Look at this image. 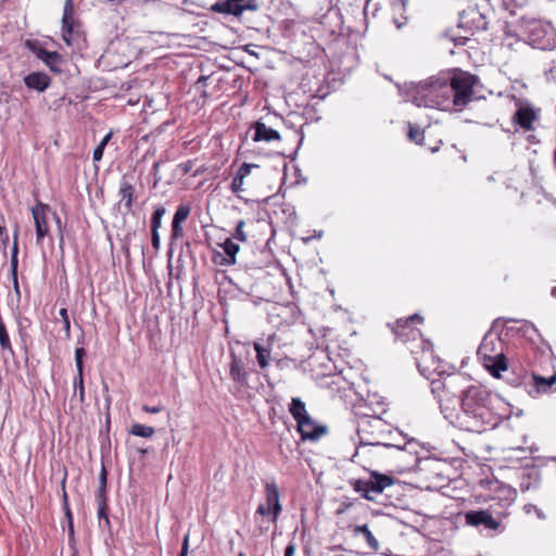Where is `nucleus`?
Returning <instances> with one entry per match:
<instances>
[{
	"label": "nucleus",
	"instance_id": "nucleus-1",
	"mask_svg": "<svg viewBox=\"0 0 556 556\" xmlns=\"http://www.w3.org/2000/svg\"><path fill=\"white\" fill-rule=\"evenodd\" d=\"M463 378L447 376L431 381V392L444 418L464 431L481 433L496 427L502 415L497 412L501 399L482 386H470L456 399V389Z\"/></svg>",
	"mask_w": 556,
	"mask_h": 556
},
{
	"label": "nucleus",
	"instance_id": "nucleus-2",
	"mask_svg": "<svg viewBox=\"0 0 556 556\" xmlns=\"http://www.w3.org/2000/svg\"><path fill=\"white\" fill-rule=\"evenodd\" d=\"M477 81L475 75L458 70L448 79L431 77L418 84L410 83L406 96L417 106L460 111L473 100Z\"/></svg>",
	"mask_w": 556,
	"mask_h": 556
},
{
	"label": "nucleus",
	"instance_id": "nucleus-3",
	"mask_svg": "<svg viewBox=\"0 0 556 556\" xmlns=\"http://www.w3.org/2000/svg\"><path fill=\"white\" fill-rule=\"evenodd\" d=\"M478 354L483 359L484 367L493 377L498 378L500 372L507 369V358L504 354V341L491 332L482 339Z\"/></svg>",
	"mask_w": 556,
	"mask_h": 556
},
{
	"label": "nucleus",
	"instance_id": "nucleus-4",
	"mask_svg": "<svg viewBox=\"0 0 556 556\" xmlns=\"http://www.w3.org/2000/svg\"><path fill=\"white\" fill-rule=\"evenodd\" d=\"M521 29L529 43L534 48L547 50L556 45V34L548 22L522 18Z\"/></svg>",
	"mask_w": 556,
	"mask_h": 556
},
{
	"label": "nucleus",
	"instance_id": "nucleus-5",
	"mask_svg": "<svg viewBox=\"0 0 556 556\" xmlns=\"http://www.w3.org/2000/svg\"><path fill=\"white\" fill-rule=\"evenodd\" d=\"M392 477L377 471H370L368 479H356L351 481L353 489L364 498L371 502L376 501L377 496L380 495L386 488L392 485Z\"/></svg>",
	"mask_w": 556,
	"mask_h": 556
},
{
	"label": "nucleus",
	"instance_id": "nucleus-6",
	"mask_svg": "<svg viewBox=\"0 0 556 556\" xmlns=\"http://www.w3.org/2000/svg\"><path fill=\"white\" fill-rule=\"evenodd\" d=\"M24 46L39 60H41L51 72H62V70L60 68L62 56L56 51L50 52L46 50L40 43V41L34 39L25 40Z\"/></svg>",
	"mask_w": 556,
	"mask_h": 556
},
{
	"label": "nucleus",
	"instance_id": "nucleus-7",
	"mask_svg": "<svg viewBox=\"0 0 556 556\" xmlns=\"http://www.w3.org/2000/svg\"><path fill=\"white\" fill-rule=\"evenodd\" d=\"M384 426L381 418L372 417L363 419L358 424V435L364 445H381L379 437L375 434V430H380Z\"/></svg>",
	"mask_w": 556,
	"mask_h": 556
},
{
	"label": "nucleus",
	"instance_id": "nucleus-8",
	"mask_svg": "<svg viewBox=\"0 0 556 556\" xmlns=\"http://www.w3.org/2000/svg\"><path fill=\"white\" fill-rule=\"evenodd\" d=\"M268 115L254 122L247 135L251 136L254 142H270L278 140V130L271 127L267 121Z\"/></svg>",
	"mask_w": 556,
	"mask_h": 556
},
{
	"label": "nucleus",
	"instance_id": "nucleus-9",
	"mask_svg": "<svg viewBox=\"0 0 556 556\" xmlns=\"http://www.w3.org/2000/svg\"><path fill=\"white\" fill-rule=\"evenodd\" d=\"M465 521L471 527H482L492 531L501 526V518L494 517L490 510H469L465 514Z\"/></svg>",
	"mask_w": 556,
	"mask_h": 556
},
{
	"label": "nucleus",
	"instance_id": "nucleus-10",
	"mask_svg": "<svg viewBox=\"0 0 556 556\" xmlns=\"http://www.w3.org/2000/svg\"><path fill=\"white\" fill-rule=\"evenodd\" d=\"M256 0H219L211 7V11L222 14L240 15L245 10H255Z\"/></svg>",
	"mask_w": 556,
	"mask_h": 556
},
{
	"label": "nucleus",
	"instance_id": "nucleus-11",
	"mask_svg": "<svg viewBox=\"0 0 556 556\" xmlns=\"http://www.w3.org/2000/svg\"><path fill=\"white\" fill-rule=\"evenodd\" d=\"M296 430L303 441H317L327 433V427L318 425L311 416L296 422Z\"/></svg>",
	"mask_w": 556,
	"mask_h": 556
},
{
	"label": "nucleus",
	"instance_id": "nucleus-12",
	"mask_svg": "<svg viewBox=\"0 0 556 556\" xmlns=\"http://www.w3.org/2000/svg\"><path fill=\"white\" fill-rule=\"evenodd\" d=\"M50 206L42 203H37L31 208L33 218L36 227V241L40 243L41 240L49 233V226L47 222V214L50 213Z\"/></svg>",
	"mask_w": 556,
	"mask_h": 556
},
{
	"label": "nucleus",
	"instance_id": "nucleus-13",
	"mask_svg": "<svg viewBox=\"0 0 556 556\" xmlns=\"http://www.w3.org/2000/svg\"><path fill=\"white\" fill-rule=\"evenodd\" d=\"M267 498L265 504H261L256 514L268 517L270 521H276L278 516V488L275 483L267 484Z\"/></svg>",
	"mask_w": 556,
	"mask_h": 556
},
{
	"label": "nucleus",
	"instance_id": "nucleus-14",
	"mask_svg": "<svg viewBox=\"0 0 556 556\" xmlns=\"http://www.w3.org/2000/svg\"><path fill=\"white\" fill-rule=\"evenodd\" d=\"M75 26L76 22L74 20V2L73 0H65L62 16V38L67 46L72 45Z\"/></svg>",
	"mask_w": 556,
	"mask_h": 556
},
{
	"label": "nucleus",
	"instance_id": "nucleus-15",
	"mask_svg": "<svg viewBox=\"0 0 556 556\" xmlns=\"http://www.w3.org/2000/svg\"><path fill=\"white\" fill-rule=\"evenodd\" d=\"M538 118L535 110L529 104H520L513 116V122L528 131L533 129V122Z\"/></svg>",
	"mask_w": 556,
	"mask_h": 556
},
{
	"label": "nucleus",
	"instance_id": "nucleus-16",
	"mask_svg": "<svg viewBox=\"0 0 556 556\" xmlns=\"http://www.w3.org/2000/svg\"><path fill=\"white\" fill-rule=\"evenodd\" d=\"M490 490L494 492V495L491 496L492 500H498L502 503L503 507H507L511 505L516 497V491L500 481H489Z\"/></svg>",
	"mask_w": 556,
	"mask_h": 556
},
{
	"label": "nucleus",
	"instance_id": "nucleus-17",
	"mask_svg": "<svg viewBox=\"0 0 556 556\" xmlns=\"http://www.w3.org/2000/svg\"><path fill=\"white\" fill-rule=\"evenodd\" d=\"M414 321L421 323L422 317L419 316L418 314H414L405 319L400 318L395 321L394 326L392 327V330L397 338L404 341L406 337H409L410 334L415 337V334L418 332L410 326L412 323Z\"/></svg>",
	"mask_w": 556,
	"mask_h": 556
},
{
	"label": "nucleus",
	"instance_id": "nucleus-18",
	"mask_svg": "<svg viewBox=\"0 0 556 556\" xmlns=\"http://www.w3.org/2000/svg\"><path fill=\"white\" fill-rule=\"evenodd\" d=\"M301 182H305V178H303L300 168L293 161L283 165V177L282 185L286 187H294L300 185Z\"/></svg>",
	"mask_w": 556,
	"mask_h": 556
},
{
	"label": "nucleus",
	"instance_id": "nucleus-19",
	"mask_svg": "<svg viewBox=\"0 0 556 556\" xmlns=\"http://www.w3.org/2000/svg\"><path fill=\"white\" fill-rule=\"evenodd\" d=\"M276 340L275 334H270L266 341L255 342L254 348L256 351L257 363L261 368H266L270 357V348Z\"/></svg>",
	"mask_w": 556,
	"mask_h": 556
},
{
	"label": "nucleus",
	"instance_id": "nucleus-20",
	"mask_svg": "<svg viewBox=\"0 0 556 556\" xmlns=\"http://www.w3.org/2000/svg\"><path fill=\"white\" fill-rule=\"evenodd\" d=\"M24 83L29 89L45 91L50 85V77L45 73L34 72L24 78Z\"/></svg>",
	"mask_w": 556,
	"mask_h": 556
},
{
	"label": "nucleus",
	"instance_id": "nucleus-21",
	"mask_svg": "<svg viewBox=\"0 0 556 556\" xmlns=\"http://www.w3.org/2000/svg\"><path fill=\"white\" fill-rule=\"evenodd\" d=\"M118 194L121 197L119 203L124 205L127 212H130L135 200V187L126 179H123Z\"/></svg>",
	"mask_w": 556,
	"mask_h": 556
},
{
	"label": "nucleus",
	"instance_id": "nucleus-22",
	"mask_svg": "<svg viewBox=\"0 0 556 556\" xmlns=\"http://www.w3.org/2000/svg\"><path fill=\"white\" fill-rule=\"evenodd\" d=\"M17 240H18V226L15 225L14 232H13V247H12V254H11V260H10V266H11V274H12V277H13L14 289L18 293L20 290H18V281H17V265H18V260H17V254H18Z\"/></svg>",
	"mask_w": 556,
	"mask_h": 556
},
{
	"label": "nucleus",
	"instance_id": "nucleus-23",
	"mask_svg": "<svg viewBox=\"0 0 556 556\" xmlns=\"http://www.w3.org/2000/svg\"><path fill=\"white\" fill-rule=\"evenodd\" d=\"M226 256L219 262L222 265L230 266L236 263V255L239 252V244L235 243L231 239H226L222 244Z\"/></svg>",
	"mask_w": 556,
	"mask_h": 556
},
{
	"label": "nucleus",
	"instance_id": "nucleus-24",
	"mask_svg": "<svg viewBox=\"0 0 556 556\" xmlns=\"http://www.w3.org/2000/svg\"><path fill=\"white\" fill-rule=\"evenodd\" d=\"M532 382V388L535 390L536 393H545L552 389L553 384L556 383V374L552 375L548 378L533 374Z\"/></svg>",
	"mask_w": 556,
	"mask_h": 556
},
{
	"label": "nucleus",
	"instance_id": "nucleus-25",
	"mask_svg": "<svg viewBox=\"0 0 556 556\" xmlns=\"http://www.w3.org/2000/svg\"><path fill=\"white\" fill-rule=\"evenodd\" d=\"M289 412L296 422L309 416L305 403L300 397H293L291 400Z\"/></svg>",
	"mask_w": 556,
	"mask_h": 556
},
{
	"label": "nucleus",
	"instance_id": "nucleus-26",
	"mask_svg": "<svg viewBox=\"0 0 556 556\" xmlns=\"http://www.w3.org/2000/svg\"><path fill=\"white\" fill-rule=\"evenodd\" d=\"M282 323L290 325L300 318V312L294 303H288L280 308V319Z\"/></svg>",
	"mask_w": 556,
	"mask_h": 556
},
{
	"label": "nucleus",
	"instance_id": "nucleus-27",
	"mask_svg": "<svg viewBox=\"0 0 556 556\" xmlns=\"http://www.w3.org/2000/svg\"><path fill=\"white\" fill-rule=\"evenodd\" d=\"M230 376L235 381H237L241 384L247 382V372L243 368V365H242L241 361L235 356L232 357V361L230 364Z\"/></svg>",
	"mask_w": 556,
	"mask_h": 556
},
{
	"label": "nucleus",
	"instance_id": "nucleus-28",
	"mask_svg": "<svg viewBox=\"0 0 556 556\" xmlns=\"http://www.w3.org/2000/svg\"><path fill=\"white\" fill-rule=\"evenodd\" d=\"M355 533L363 534V536L365 538L368 546L372 551L377 552L379 549L380 544H379L378 540L374 536V534L371 533V531L369 530L367 525L357 526L355 528Z\"/></svg>",
	"mask_w": 556,
	"mask_h": 556
},
{
	"label": "nucleus",
	"instance_id": "nucleus-29",
	"mask_svg": "<svg viewBox=\"0 0 556 556\" xmlns=\"http://www.w3.org/2000/svg\"><path fill=\"white\" fill-rule=\"evenodd\" d=\"M129 433L136 437L151 438L155 433V430L151 426L134 424L129 429Z\"/></svg>",
	"mask_w": 556,
	"mask_h": 556
},
{
	"label": "nucleus",
	"instance_id": "nucleus-30",
	"mask_svg": "<svg viewBox=\"0 0 556 556\" xmlns=\"http://www.w3.org/2000/svg\"><path fill=\"white\" fill-rule=\"evenodd\" d=\"M166 208L164 206H157L151 217V230H159L162 223V217L165 215Z\"/></svg>",
	"mask_w": 556,
	"mask_h": 556
},
{
	"label": "nucleus",
	"instance_id": "nucleus-31",
	"mask_svg": "<svg viewBox=\"0 0 556 556\" xmlns=\"http://www.w3.org/2000/svg\"><path fill=\"white\" fill-rule=\"evenodd\" d=\"M74 389L75 394L78 393L79 402L83 403L85 401L84 372L77 371V376L74 378Z\"/></svg>",
	"mask_w": 556,
	"mask_h": 556
},
{
	"label": "nucleus",
	"instance_id": "nucleus-32",
	"mask_svg": "<svg viewBox=\"0 0 556 556\" xmlns=\"http://www.w3.org/2000/svg\"><path fill=\"white\" fill-rule=\"evenodd\" d=\"M408 126H409V130H408L409 140L421 146L424 137H425V131L422 129H420L419 127L414 126L413 124H408Z\"/></svg>",
	"mask_w": 556,
	"mask_h": 556
},
{
	"label": "nucleus",
	"instance_id": "nucleus-33",
	"mask_svg": "<svg viewBox=\"0 0 556 556\" xmlns=\"http://www.w3.org/2000/svg\"><path fill=\"white\" fill-rule=\"evenodd\" d=\"M189 214L190 207L188 205L180 204L174 214L173 222L182 224L188 218Z\"/></svg>",
	"mask_w": 556,
	"mask_h": 556
},
{
	"label": "nucleus",
	"instance_id": "nucleus-34",
	"mask_svg": "<svg viewBox=\"0 0 556 556\" xmlns=\"http://www.w3.org/2000/svg\"><path fill=\"white\" fill-rule=\"evenodd\" d=\"M0 345L2 350L13 352L5 326L0 327Z\"/></svg>",
	"mask_w": 556,
	"mask_h": 556
},
{
	"label": "nucleus",
	"instance_id": "nucleus-35",
	"mask_svg": "<svg viewBox=\"0 0 556 556\" xmlns=\"http://www.w3.org/2000/svg\"><path fill=\"white\" fill-rule=\"evenodd\" d=\"M85 355H86V350L84 348H77L75 350L76 368H77V371H79L80 374H83V371H84L83 358H84Z\"/></svg>",
	"mask_w": 556,
	"mask_h": 556
},
{
	"label": "nucleus",
	"instance_id": "nucleus-36",
	"mask_svg": "<svg viewBox=\"0 0 556 556\" xmlns=\"http://www.w3.org/2000/svg\"><path fill=\"white\" fill-rule=\"evenodd\" d=\"M59 315L62 318L63 328H64L65 334H66V337H70V334H71V321H70L67 309L66 308H61L60 312H59Z\"/></svg>",
	"mask_w": 556,
	"mask_h": 556
},
{
	"label": "nucleus",
	"instance_id": "nucleus-37",
	"mask_svg": "<svg viewBox=\"0 0 556 556\" xmlns=\"http://www.w3.org/2000/svg\"><path fill=\"white\" fill-rule=\"evenodd\" d=\"M230 188L236 194H239L241 191H243V179H241V176L233 177Z\"/></svg>",
	"mask_w": 556,
	"mask_h": 556
},
{
	"label": "nucleus",
	"instance_id": "nucleus-38",
	"mask_svg": "<svg viewBox=\"0 0 556 556\" xmlns=\"http://www.w3.org/2000/svg\"><path fill=\"white\" fill-rule=\"evenodd\" d=\"M184 236V229H182V226L181 224L179 223H172V233H170V239L172 240H176V239H179Z\"/></svg>",
	"mask_w": 556,
	"mask_h": 556
},
{
	"label": "nucleus",
	"instance_id": "nucleus-39",
	"mask_svg": "<svg viewBox=\"0 0 556 556\" xmlns=\"http://www.w3.org/2000/svg\"><path fill=\"white\" fill-rule=\"evenodd\" d=\"M243 227H244V222L243 220H240L236 227V231H235V235L233 237L240 241H245L247 240V236L243 231Z\"/></svg>",
	"mask_w": 556,
	"mask_h": 556
},
{
	"label": "nucleus",
	"instance_id": "nucleus-40",
	"mask_svg": "<svg viewBox=\"0 0 556 556\" xmlns=\"http://www.w3.org/2000/svg\"><path fill=\"white\" fill-rule=\"evenodd\" d=\"M99 504V509H98V517L100 520H104L105 523H110V520H109V516H108V513H106V503H98Z\"/></svg>",
	"mask_w": 556,
	"mask_h": 556
},
{
	"label": "nucleus",
	"instance_id": "nucleus-41",
	"mask_svg": "<svg viewBox=\"0 0 556 556\" xmlns=\"http://www.w3.org/2000/svg\"><path fill=\"white\" fill-rule=\"evenodd\" d=\"M253 166H254V165L243 163V164L239 167V169H238V172H237L236 176H241V179H243V180H244V177H245V176H248V175L250 174L251 168H252Z\"/></svg>",
	"mask_w": 556,
	"mask_h": 556
},
{
	"label": "nucleus",
	"instance_id": "nucleus-42",
	"mask_svg": "<svg viewBox=\"0 0 556 556\" xmlns=\"http://www.w3.org/2000/svg\"><path fill=\"white\" fill-rule=\"evenodd\" d=\"M282 214L287 216L286 224L293 225V222L295 219V212L293 207L283 208Z\"/></svg>",
	"mask_w": 556,
	"mask_h": 556
},
{
	"label": "nucleus",
	"instance_id": "nucleus-43",
	"mask_svg": "<svg viewBox=\"0 0 556 556\" xmlns=\"http://www.w3.org/2000/svg\"><path fill=\"white\" fill-rule=\"evenodd\" d=\"M151 243H152V247L159 251L160 249V235H159V230H151Z\"/></svg>",
	"mask_w": 556,
	"mask_h": 556
},
{
	"label": "nucleus",
	"instance_id": "nucleus-44",
	"mask_svg": "<svg viewBox=\"0 0 556 556\" xmlns=\"http://www.w3.org/2000/svg\"><path fill=\"white\" fill-rule=\"evenodd\" d=\"M142 410L146 412V413H149V414H157L160 412H162L164 409L163 406L161 405H157V406H149V405H142Z\"/></svg>",
	"mask_w": 556,
	"mask_h": 556
},
{
	"label": "nucleus",
	"instance_id": "nucleus-45",
	"mask_svg": "<svg viewBox=\"0 0 556 556\" xmlns=\"http://www.w3.org/2000/svg\"><path fill=\"white\" fill-rule=\"evenodd\" d=\"M64 511H65L66 519L68 521L70 532H71V534H73L74 533V529H73V515H72L70 505H66V507H64Z\"/></svg>",
	"mask_w": 556,
	"mask_h": 556
},
{
	"label": "nucleus",
	"instance_id": "nucleus-46",
	"mask_svg": "<svg viewBox=\"0 0 556 556\" xmlns=\"http://www.w3.org/2000/svg\"><path fill=\"white\" fill-rule=\"evenodd\" d=\"M52 215L58 224V227H59V230H60V240H59V245L61 249H63V245H64V237H63V233H62V228H61V219L60 217L58 216V214L55 212H52Z\"/></svg>",
	"mask_w": 556,
	"mask_h": 556
},
{
	"label": "nucleus",
	"instance_id": "nucleus-47",
	"mask_svg": "<svg viewBox=\"0 0 556 556\" xmlns=\"http://www.w3.org/2000/svg\"><path fill=\"white\" fill-rule=\"evenodd\" d=\"M97 501L98 503H106V488L99 485L97 491Z\"/></svg>",
	"mask_w": 556,
	"mask_h": 556
},
{
	"label": "nucleus",
	"instance_id": "nucleus-48",
	"mask_svg": "<svg viewBox=\"0 0 556 556\" xmlns=\"http://www.w3.org/2000/svg\"><path fill=\"white\" fill-rule=\"evenodd\" d=\"M189 553V534H186L184 538L181 551L179 556H188Z\"/></svg>",
	"mask_w": 556,
	"mask_h": 556
},
{
	"label": "nucleus",
	"instance_id": "nucleus-49",
	"mask_svg": "<svg viewBox=\"0 0 556 556\" xmlns=\"http://www.w3.org/2000/svg\"><path fill=\"white\" fill-rule=\"evenodd\" d=\"M104 149L105 148L103 146H100V144L97 146V148L93 151V161L94 162H99L102 159Z\"/></svg>",
	"mask_w": 556,
	"mask_h": 556
},
{
	"label": "nucleus",
	"instance_id": "nucleus-50",
	"mask_svg": "<svg viewBox=\"0 0 556 556\" xmlns=\"http://www.w3.org/2000/svg\"><path fill=\"white\" fill-rule=\"evenodd\" d=\"M547 79L556 84V62L546 72Z\"/></svg>",
	"mask_w": 556,
	"mask_h": 556
},
{
	"label": "nucleus",
	"instance_id": "nucleus-51",
	"mask_svg": "<svg viewBox=\"0 0 556 556\" xmlns=\"http://www.w3.org/2000/svg\"><path fill=\"white\" fill-rule=\"evenodd\" d=\"M106 470L105 467L102 466L100 475H99V485L102 488H106Z\"/></svg>",
	"mask_w": 556,
	"mask_h": 556
},
{
	"label": "nucleus",
	"instance_id": "nucleus-52",
	"mask_svg": "<svg viewBox=\"0 0 556 556\" xmlns=\"http://www.w3.org/2000/svg\"><path fill=\"white\" fill-rule=\"evenodd\" d=\"M321 236H323V232H321V231H316V230H315V231H314V236H311V237H301V240H302L303 242H305V243H306V242H308L312 238H317V239H319V238H321Z\"/></svg>",
	"mask_w": 556,
	"mask_h": 556
},
{
	"label": "nucleus",
	"instance_id": "nucleus-53",
	"mask_svg": "<svg viewBox=\"0 0 556 556\" xmlns=\"http://www.w3.org/2000/svg\"><path fill=\"white\" fill-rule=\"evenodd\" d=\"M62 490H63V507H66V505H68V497H67V493L65 491V478L62 481Z\"/></svg>",
	"mask_w": 556,
	"mask_h": 556
},
{
	"label": "nucleus",
	"instance_id": "nucleus-54",
	"mask_svg": "<svg viewBox=\"0 0 556 556\" xmlns=\"http://www.w3.org/2000/svg\"><path fill=\"white\" fill-rule=\"evenodd\" d=\"M111 137H112V132L106 134L99 144L103 146L105 148L108 142L111 140Z\"/></svg>",
	"mask_w": 556,
	"mask_h": 556
},
{
	"label": "nucleus",
	"instance_id": "nucleus-55",
	"mask_svg": "<svg viewBox=\"0 0 556 556\" xmlns=\"http://www.w3.org/2000/svg\"><path fill=\"white\" fill-rule=\"evenodd\" d=\"M293 554H294V546L293 545L287 546V548L285 551V556H293Z\"/></svg>",
	"mask_w": 556,
	"mask_h": 556
},
{
	"label": "nucleus",
	"instance_id": "nucleus-56",
	"mask_svg": "<svg viewBox=\"0 0 556 556\" xmlns=\"http://www.w3.org/2000/svg\"><path fill=\"white\" fill-rule=\"evenodd\" d=\"M401 5L402 8H404L406 5V1L405 0H393L392 1V5L395 8L396 5Z\"/></svg>",
	"mask_w": 556,
	"mask_h": 556
},
{
	"label": "nucleus",
	"instance_id": "nucleus-57",
	"mask_svg": "<svg viewBox=\"0 0 556 556\" xmlns=\"http://www.w3.org/2000/svg\"><path fill=\"white\" fill-rule=\"evenodd\" d=\"M0 236L3 237V241L5 242L8 240V235H7V231H5V228L0 224Z\"/></svg>",
	"mask_w": 556,
	"mask_h": 556
},
{
	"label": "nucleus",
	"instance_id": "nucleus-58",
	"mask_svg": "<svg viewBox=\"0 0 556 556\" xmlns=\"http://www.w3.org/2000/svg\"><path fill=\"white\" fill-rule=\"evenodd\" d=\"M207 80V76H200L197 80V84H205Z\"/></svg>",
	"mask_w": 556,
	"mask_h": 556
},
{
	"label": "nucleus",
	"instance_id": "nucleus-59",
	"mask_svg": "<svg viewBox=\"0 0 556 556\" xmlns=\"http://www.w3.org/2000/svg\"><path fill=\"white\" fill-rule=\"evenodd\" d=\"M264 378H265V380H266V382H267L268 387H269L270 389H274V383H273V381L269 379V377H268L267 375H264Z\"/></svg>",
	"mask_w": 556,
	"mask_h": 556
},
{
	"label": "nucleus",
	"instance_id": "nucleus-60",
	"mask_svg": "<svg viewBox=\"0 0 556 556\" xmlns=\"http://www.w3.org/2000/svg\"><path fill=\"white\" fill-rule=\"evenodd\" d=\"M275 242V229H273V235L267 241V245L270 247L271 243Z\"/></svg>",
	"mask_w": 556,
	"mask_h": 556
},
{
	"label": "nucleus",
	"instance_id": "nucleus-61",
	"mask_svg": "<svg viewBox=\"0 0 556 556\" xmlns=\"http://www.w3.org/2000/svg\"><path fill=\"white\" fill-rule=\"evenodd\" d=\"M159 167H160V163H159V162H155V163L153 164V167H152V172H153V174H154V175L157 173Z\"/></svg>",
	"mask_w": 556,
	"mask_h": 556
},
{
	"label": "nucleus",
	"instance_id": "nucleus-62",
	"mask_svg": "<svg viewBox=\"0 0 556 556\" xmlns=\"http://www.w3.org/2000/svg\"><path fill=\"white\" fill-rule=\"evenodd\" d=\"M551 295L556 298V286L554 288H552Z\"/></svg>",
	"mask_w": 556,
	"mask_h": 556
},
{
	"label": "nucleus",
	"instance_id": "nucleus-63",
	"mask_svg": "<svg viewBox=\"0 0 556 556\" xmlns=\"http://www.w3.org/2000/svg\"><path fill=\"white\" fill-rule=\"evenodd\" d=\"M190 170V166L188 164L184 165V172L188 173Z\"/></svg>",
	"mask_w": 556,
	"mask_h": 556
},
{
	"label": "nucleus",
	"instance_id": "nucleus-64",
	"mask_svg": "<svg viewBox=\"0 0 556 556\" xmlns=\"http://www.w3.org/2000/svg\"><path fill=\"white\" fill-rule=\"evenodd\" d=\"M238 556H245V554L240 552Z\"/></svg>",
	"mask_w": 556,
	"mask_h": 556
}]
</instances>
